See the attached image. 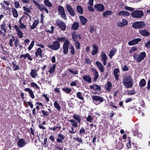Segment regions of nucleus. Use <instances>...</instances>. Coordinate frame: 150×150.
Returning <instances> with one entry per match:
<instances>
[{
  "label": "nucleus",
  "mask_w": 150,
  "mask_h": 150,
  "mask_svg": "<svg viewBox=\"0 0 150 150\" xmlns=\"http://www.w3.org/2000/svg\"><path fill=\"white\" fill-rule=\"evenodd\" d=\"M74 119H70L69 122H71L72 127L71 129L69 130V131L70 134H75L76 130H74V127L77 128L78 127V123L80 124L81 121V117L79 115L74 114L73 115Z\"/></svg>",
  "instance_id": "1"
},
{
  "label": "nucleus",
  "mask_w": 150,
  "mask_h": 150,
  "mask_svg": "<svg viewBox=\"0 0 150 150\" xmlns=\"http://www.w3.org/2000/svg\"><path fill=\"white\" fill-rule=\"evenodd\" d=\"M56 40V41H58L59 42L64 41L63 47V52L64 54H67L68 52L69 46L70 43L64 37L57 38Z\"/></svg>",
  "instance_id": "2"
},
{
  "label": "nucleus",
  "mask_w": 150,
  "mask_h": 150,
  "mask_svg": "<svg viewBox=\"0 0 150 150\" xmlns=\"http://www.w3.org/2000/svg\"><path fill=\"white\" fill-rule=\"evenodd\" d=\"M146 25L145 23L143 21H137L132 25V27L135 29H142Z\"/></svg>",
  "instance_id": "3"
},
{
  "label": "nucleus",
  "mask_w": 150,
  "mask_h": 150,
  "mask_svg": "<svg viewBox=\"0 0 150 150\" xmlns=\"http://www.w3.org/2000/svg\"><path fill=\"white\" fill-rule=\"evenodd\" d=\"M47 46L51 49L56 50L59 49L60 47V43L57 41H53L52 44H49Z\"/></svg>",
  "instance_id": "4"
},
{
  "label": "nucleus",
  "mask_w": 150,
  "mask_h": 150,
  "mask_svg": "<svg viewBox=\"0 0 150 150\" xmlns=\"http://www.w3.org/2000/svg\"><path fill=\"white\" fill-rule=\"evenodd\" d=\"M132 16L135 18H141L144 15L143 12L142 11L136 10L131 13Z\"/></svg>",
  "instance_id": "5"
},
{
  "label": "nucleus",
  "mask_w": 150,
  "mask_h": 150,
  "mask_svg": "<svg viewBox=\"0 0 150 150\" xmlns=\"http://www.w3.org/2000/svg\"><path fill=\"white\" fill-rule=\"evenodd\" d=\"M58 11L62 18L65 20H67L66 15L63 7L62 6H59Z\"/></svg>",
  "instance_id": "6"
},
{
  "label": "nucleus",
  "mask_w": 150,
  "mask_h": 150,
  "mask_svg": "<svg viewBox=\"0 0 150 150\" xmlns=\"http://www.w3.org/2000/svg\"><path fill=\"white\" fill-rule=\"evenodd\" d=\"M56 23L57 26L59 27L62 30L64 31L66 29V25L65 23L62 20H58L56 21Z\"/></svg>",
  "instance_id": "7"
},
{
  "label": "nucleus",
  "mask_w": 150,
  "mask_h": 150,
  "mask_svg": "<svg viewBox=\"0 0 150 150\" xmlns=\"http://www.w3.org/2000/svg\"><path fill=\"white\" fill-rule=\"evenodd\" d=\"M92 100L96 103H95L96 104H100V103L104 101L103 97L93 95L92 96Z\"/></svg>",
  "instance_id": "8"
},
{
  "label": "nucleus",
  "mask_w": 150,
  "mask_h": 150,
  "mask_svg": "<svg viewBox=\"0 0 150 150\" xmlns=\"http://www.w3.org/2000/svg\"><path fill=\"white\" fill-rule=\"evenodd\" d=\"M146 56V54L145 52H142L140 53L138 57L136 59V62L138 63H139L142 62Z\"/></svg>",
  "instance_id": "9"
},
{
  "label": "nucleus",
  "mask_w": 150,
  "mask_h": 150,
  "mask_svg": "<svg viewBox=\"0 0 150 150\" xmlns=\"http://www.w3.org/2000/svg\"><path fill=\"white\" fill-rule=\"evenodd\" d=\"M94 8L98 12L103 11L105 9L104 5L101 4H97L94 6Z\"/></svg>",
  "instance_id": "10"
},
{
  "label": "nucleus",
  "mask_w": 150,
  "mask_h": 150,
  "mask_svg": "<svg viewBox=\"0 0 150 150\" xmlns=\"http://www.w3.org/2000/svg\"><path fill=\"white\" fill-rule=\"evenodd\" d=\"M66 6L69 14L72 16H74L75 15V12L71 7L68 4H66Z\"/></svg>",
  "instance_id": "11"
},
{
  "label": "nucleus",
  "mask_w": 150,
  "mask_h": 150,
  "mask_svg": "<svg viewBox=\"0 0 150 150\" xmlns=\"http://www.w3.org/2000/svg\"><path fill=\"white\" fill-rule=\"evenodd\" d=\"M26 144L25 140L23 138L20 139L17 142L18 146L19 148L23 147Z\"/></svg>",
  "instance_id": "12"
},
{
  "label": "nucleus",
  "mask_w": 150,
  "mask_h": 150,
  "mask_svg": "<svg viewBox=\"0 0 150 150\" xmlns=\"http://www.w3.org/2000/svg\"><path fill=\"white\" fill-rule=\"evenodd\" d=\"M35 57L38 58L40 57L41 58L42 57V51L40 48L39 47L37 49L35 50Z\"/></svg>",
  "instance_id": "13"
},
{
  "label": "nucleus",
  "mask_w": 150,
  "mask_h": 150,
  "mask_svg": "<svg viewBox=\"0 0 150 150\" xmlns=\"http://www.w3.org/2000/svg\"><path fill=\"white\" fill-rule=\"evenodd\" d=\"M141 40V39L140 38L134 39L128 42V45H134L137 44Z\"/></svg>",
  "instance_id": "14"
},
{
  "label": "nucleus",
  "mask_w": 150,
  "mask_h": 150,
  "mask_svg": "<svg viewBox=\"0 0 150 150\" xmlns=\"http://www.w3.org/2000/svg\"><path fill=\"white\" fill-rule=\"evenodd\" d=\"M133 80L132 78L130 80H129V81L126 82L123 84L124 86L127 88H131L133 86Z\"/></svg>",
  "instance_id": "15"
},
{
  "label": "nucleus",
  "mask_w": 150,
  "mask_h": 150,
  "mask_svg": "<svg viewBox=\"0 0 150 150\" xmlns=\"http://www.w3.org/2000/svg\"><path fill=\"white\" fill-rule=\"evenodd\" d=\"M115 146L116 148L118 149H121L123 146V144L122 143V141H119L118 143L117 140H115Z\"/></svg>",
  "instance_id": "16"
},
{
  "label": "nucleus",
  "mask_w": 150,
  "mask_h": 150,
  "mask_svg": "<svg viewBox=\"0 0 150 150\" xmlns=\"http://www.w3.org/2000/svg\"><path fill=\"white\" fill-rule=\"evenodd\" d=\"M96 64L98 66L100 71L102 72H103L104 70V68L101 63L99 62L96 61Z\"/></svg>",
  "instance_id": "17"
},
{
  "label": "nucleus",
  "mask_w": 150,
  "mask_h": 150,
  "mask_svg": "<svg viewBox=\"0 0 150 150\" xmlns=\"http://www.w3.org/2000/svg\"><path fill=\"white\" fill-rule=\"evenodd\" d=\"M24 91H28V92L30 96L32 99H34L35 98V96L33 91L29 88H25Z\"/></svg>",
  "instance_id": "18"
},
{
  "label": "nucleus",
  "mask_w": 150,
  "mask_h": 150,
  "mask_svg": "<svg viewBox=\"0 0 150 150\" xmlns=\"http://www.w3.org/2000/svg\"><path fill=\"white\" fill-rule=\"evenodd\" d=\"M28 57V59L30 61H32L33 60L32 58L30 55V54L28 53H26L24 54H22L20 55V58H23L24 59H26Z\"/></svg>",
  "instance_id": "19"
},
{
  "label": "nucleus",
  "mask_w": 150,
  "mask_h": 150,
  "mask_svg": "<svg viewBox=\"0 0 150 150\" xmlns=\"http://www.w3.org/2000/svg\"><path fill=\"white\" fill-rule=\"evenodd\" d=\"M8 24H6L5 22L4 21L0 26L2 30H4L5 33L6 32V30L7 29L8 26L7 25Z\"/></svg>",
  "instance_id": "20"
},
{
  "label": "nucleus",
  "mask_w": 150,
  "mask_h": 150,
  "mask_svg": "<svg viewBox=\"0 0 150 150\" xmlns=\"http://www.w3.org/2000/svg\"><path fill=\"white\" fill-rule=\"evenodd\" d=\"M91 70L94 74V78L93 80L94 81H96L99 77V75L98 72L93 68L91 69Z\"/></svg>",
  "instance_id": "21"
},
{
  "label": "nucleus",
  "mask_w": 150,
  "mask_h": 150,
  "mask_svg": "<svg viewBox=\"0 0 150 150\" xmlns=\"http://www.w3.org/2000/svg\"><path fill=\"white\" fill-rule=\"evenodd\" d=\"M82 78L85 81L88 82L89 83L91 82V78L88 75H84L83 76Z\"/></svg>",
  "instance_id": "22"
},
{
  "label": "nucleus",
  "mask_w": 150,
  "mask_h": 150,
  "mask_svg": "<svg viewBox=\"0 0 150 150\" xmlns=\"http://www.w3.org/2000/svg\"><path fill=\"white\" fill-rule=\"evenodd\" d=\"M139 33L143 36H147L149 35L150 33L146 30H142L139 31Z\"/></svg>",
  "instance_id": "23"
},
{
  "label": "nucleus",
  "mask_w": 150,
  "mask_h": 150,
  "mask_svg": "<svg viewBox=\"0 0 150 150\" xmlns=\"http://www.w3.org/2000/svg\"><path fill=\"white\" fill-rule=\"evenodd\" d=\"M25 16L24 15H23L22 17L18 21V23H19L20 24V25L19 26V28H20L22 29H25L26 28V26L25 25H24L23 24V23H22V21H21L22 20L23 18Z\"/></svg>",
  "instance_id": "24"
},
{
  "label": "nucleus",
  "mask_w": 150,
  "mask_h": 150,
  "mask_svg": "<svg viewBox=\"0 0 150 150\" xmlns=\"http://www.w3.org/2000/svg\"><path fill=\"white\" fill-rule=\"evenodd\" d=\"M92 46L93 50L92 52V54L93 55H94L96 54L98 52V47L95 44H93Z\"/></svg>",
  "instance_id": "25"
},
{
  "label": "nucleus",
  "mask_w": 150,
  "mask_h": 150,
  "mask_svg": "<svg viewBox=\"0 0 150 150\" xmlns=\"http://www.w3.org/2000/svg\"><path fill=\"white\" fill-rule=\"evenodd\" d=\"M90 88L91 89L98 90L99 91H101V88L99 85L96 84H94L92 86H90Z\"/></svg>",
  "instance_id": "26"
},
{
  "label": "nucleus",
  "mask_w": 150,
  "mask_h": 150,
  "mask_svg": "<svg viewBox=\"0 0 150 150\" xmlns=\"http://www.w3.org/2000/svg\"><path fill=\"white\" fill-rule=\"evenodd\" d=\"M79 26V23L77 22H75L71 26V28L74 30H77Z\"/></svg>",
  "instance_id": "27"
},
{
  "label": "nucleus",
  "mask_w": 150,
  "mask_h": 150,
  "mask_svg": "<svg viewBox=\"0 0 150 150\" xmlns=\"http://www.w3.org/2000/svg\"><path fill=\"white\" fill-rule=\"evenodd\" d=\"M112 86L111 83L110 81H108L107 83V85H105V88L107 91H110L111 89Z\"/></svg>",
  "instance_id": "28"
},
{
  "label": "nucleus",
  "mask_w": 150,
  "mask_h": 150,
  "mask_svg": "<svg viewBox=\"0 0 150 150\" xmlns=\"http://www.w3.org/2000/svg\"><path fill=\"white\" fill-rule=\"evenodd\" d=\"M79 18L81 20V21L82 23V24L83 25H85L87 21V19L82 16H80Z\"/></svg>",
  "instance_id": "29"
},
{
  "label": "nucleus",
  "mask_w": 150,
  "mask_h": 150,
  "mask_svg": "<svg viewBox=\"0 0 150 150\" xmlns=\"http://www.w3.org/2000/svg\"><path fill=\"white\" fill-rule=\"evenodd\" d=\"M39 20H35L34 22L33 23L32 25L30 27V29L33 30L35 28L39 23Z\"/></svg>",
  "instance_id": "30"
},
{
  "label": "nucleus",
  "mask_w": 150,
  "mask_h": 150,
  "mask_svg": "<svg viewBox=\"0 0 150 150\" xmlns=\"http://www.w3.org/2000/svg\"><path fill=\"white\" fill-rule=\"evenodd\" d=\"M16 63V61L12 62V66L13 69V70L14 71L19 70L20 69V67L19 66L17 65Z\"/></svg>",
  "instance_id": "31"
},
{
  "label": "nucleus",
  "mask_w": 150,
  "mask_h": 150,
  "mask_svg": "<svg viewBox=\"0 0 150 150\" xmlns=\"http://www.w3.org/2000/svg\"><path fill=\"white\" fill-rule=\"evenodd\" d=\"M112 13L113 12L112 11L107 10L103 13V16L104 17H107L108 15H111Z\"/></svg>",
  "instance_id": "32"
},
{
  "label": "nucleus",
  "mask_w": 150,
  "mask_h": 150,
  "mask_svg": "<svg viewBox=\"0 0 150 150\" xmlns=\"http://www.w3.org/2000/svg\"><path fill=\"white\" fill-rule=\"evenodd\" d=\"M30 74L32 78H35L37 75L36 70L35 69H33L30 72Z\"/></svg>",
  "instance_id": "33"
},
{
  "label": "nucleus",
  "mask_w": 150,
  "mask_h": 150,
  "mask_svg": "<svg viewBox=\"0 0 150 150\" xmlns=\"http://www.w3.org/2000/svg\"><path fill=\"white\" fill-rule=\"evenodd\" d=\"M56 68V64H53L52 66H51L49 70V72L50 74L54 73L55 71Z\"/></svg>",
  "instance_id": "34"
},
{
  "label": "nucleus",
  "mask_w": 150,
  "mask_h": 150,
  "mask_svg": "<svg viewBox=\"0 0 150 150\" xmlns=\"http://www.w3.org/2000/svg\"><path fill=\"white\" fill-rule=\"evenodd\" d=\"M77 97L81 100H84V98L83 95L80 92H78L76 94Z\"/></svg>",
  "instance_id": "35"
},
{
  "label": "nucleus",
  "mask_w": 150,
  "mask_h": 150,
  "mask_svg": "<svg viewBox=\"0 0 150 150\" xmlns=\"http://www.w3.org/2000/svg\"><path fill=\"white\" fill-rule=\"evenodd\" d=\"M30 84L31 87L35 89H38L39 90L40 89V87L36 83L34 82H32L30 83Z\"/></svg>",
  "instance_id": "36"
},
{
  "label": "nucleus",
  "mask_w": 150,
  "mask_h": 150,
  "mask_svg": "<svg viewBox=\"0 0 150 150\" xmlns=\"http://www.w3.org/2000/svg\"><path fill=\"white\" fill-rule=\"evenodd\" d=\"M130 137H128L127 139V141L126 143L127 147L128 149L132 148V146L131 145V142L130 140Z\"/></svg>",
  "instance_id": "37"
},
{
  "label": "nucleus",
  "mask_w": 150,
  "mask_h": 150,
  "mask_svg": "<svg viewBox=\"0 0 150 150\" xmlns=\"http://www.w3.org/2000/svg\"><path fill=\"white\" fill-rule=\"evenodd\" d=\"M77 12L81 14H82L83 13V8L80 6H77L76 7Z\"/></svg>",
  "instance_id": "38"
},
{
  "label": "nucleus",
  "mask_w": 150,
  "mask_h": 150,
  "mask_svg": "<svg viewBox=\"0 0 150 150\" xmlns=\"http://www.w3.org/2000/svg\"><path fill=\"white\" fill-rule=\"evenodd\" d=\"M132 78L130 76H126L123 78L122 83L123 84L129 81V80H130Z\"/></svg>",
  "instance_id": "39"
},
{
  "label": "nucleus",
  "mask_w": 150,
  "mask_h": 150,
  "mask_svg": "<svg viewBox=\"0 0 150 150\" xmlns=\"http://www.w3.org/2000/svg\"><path fill=\"white\" fill-rule=\"evenodd\" d=\"M54 105L55 108L59 111H60L61 110V107L58 102L57 101H55L54 103Z\"/></svg>",
  "instance_id": "40"
},
{
  "label": "nucleus",
  "mask_w": 150,
  "mask_h": 150,
  "mask_svg": "<svg viewBox=\"0 0 150 150\" xmlns=\"http://www.w3.org/2000/svg\"><path fill=\"white\" fill-rule=\"evenodd\" d=\"M13 12V15L14 18H17L18 16V14L17 10L15 8H12Z\"/></svg>",
  "instance_id": "41"
},
{
  "label": "nucleus",
  "mask_w": 150,
  "mask_h": 150,
  "mask_svg": "<svg viewBox=\"0 0 150 150\" xmlns=\"http://www.w3.org/2000/svg\"><path fill=\"white\" fill-rule=\"evenodd\" d=\"M146 82L145 80L144 79H143L140 81L139 83V86L140 87H144L146 85Z\"/></svg>",
  "instance_id": "42"
},
{
  "label": "nucleus",
  "mask_w": 150,
  "mask_h": 150,
  "mask_svg": "<svg viewBox=\"0 0 150 150\" xmlns=\"http://www.w3.org/2000/svg\"><path fill=\"white\" fill-rule=\"evenodd\" d=\"M116 52V50L115 49L111 50L109 54V56L110 59H111L112 57L114 55Z\"/></svg>",
  "instance_id": "43"
},
{
  "label": "nucleus",
  "mask_w": 150,
  "mask_h": 150,
  "mask_svg": "<svg viewBox=\"0 0 150 150\" xmlns=\"http://www.w3.org/2000/svg\"><path fill=\"white\" fill-rule=\"evenodd\" d=\"M62 89L63 91L67 93H69L71 91V89L68 87L62 88Z\"/></svg>",
  "instance_id": "44"
},
{
  "label": "nucleus",
  "mask_w": 150,
  "mask_h": 150,
  "mask_svg": "<svg viewBox=\"0 0 150 150\" xmlns=\"http://www.w3.org/2000/svg\"><path fill=\"white\" fill-rule=\"evenodd\" d=\"M101 59L102 60H107L106 54L103 52H102L100 56Z\"/></svg>",
  "instance_id": "45"
},
{
  "label": "nucleus",
  "mask_w": 150,
  "mask_h": 150,
  "mask_svg": "<svg viewBox=\"0 0 150 150\" xmlns=\"http://www.w3.org/2000/svg\"><path fill=\"white\" fill-rule=\"evenodd\" d=\"M12 38L9 40V42L8 43V45L11 47H13V42L14 41L15 38L13 36H12Z\"/></svg>",
  "instance_id": "46"
},
{
  "label": "nucleus",
  "mask_w": 150,
  "mask_h": 150,
  "mask_svg": "<svg viewBox=\"0 0 150 150\" xmlns=\"http://www.w3.org/2000/svg\"><path fill=\"white\" fill-rule=\"evenodd\" d=\"M41 112L42 114V115H41V116H43L44 117H46L48 116L49 113L47 111H45L44 110H42Z\"/></svg>",
  "instance_id": "47"
},
{
  "label": "nucleus",
  "mask_w": 150,
  "mask_h": 150,
  "mask_svg": "<svg viewBox=\"0 0 150 150\" xmlns=\"http://www.w3.org/2000/svg\"><path fill=\"white\" fill-rule=\"evenodd\" d=\"M85 133V130L83 127H81L79 131V134L82 136V134H84Z\"/></svg>",
  "instance_id": "48"
},
{
  "label": "nucleus",
  "mask_w": 150,
  "mask_h": 150,
  "mask_svg": "<svg viewBox=\"0 0 150 150\" xmlns=\"http://www.w3.org/2000/svg\"><path fill=\"white\" fill-rule=\"evenodd\" d=\"M51 30H47V29L45 30L46 32L47 33H50L53 34L54 31V27L53 26H52L51 27Z\"/></svg>",
  "instance_id": "49"
},
{
  "label": "nucleus",
  "mask_w": 150,
  "mask_h": 150,
  "mask_svg": "<svg viewBox=\"0 0 150 150\" xmlns=\"http://www.w3.org/2000/svg\"><path fill=\"white\" fill-rule=\"evenodd\" d=\"M18 36L20 38H22L23 37V33L21 30L17 32Z\"/></svg>",
  "instance_id": "50"
},
{
  "label": "nucleus",
  "mask_w": 150,
  "mask_h": 150,
  "mask_svg": "<svg viewBox=\"0 0 150 150\" xmlns=\"http://www.w3.org/2000/svg\"><path fill=\"white\" fill-rule=\"evenodd\" d=\"M69 49H71V53L72 54H74L75 53V50L73 46L71 45L69 47Z\"/></svg>",
  "instance_id": "51"
},
{
  "label": "nucleus",
  "mask_w": 150,
  "mask_h": 150,
  "mask_svg": "<svg viewBox=\"0 0 150 150\" xmlns=\"http://www.w3.org/2000/svg\"><path fill=\"white\" fill-rule=\"evenodd\" d=\"M74 44L76 49L77 50L79 49L80 47V45L79 41H76L75 42Z\"/></svg>",
  "instance_id": "52"
},
{
  "label": "nucleus",
  "mask_w": 150,
  "mask_h": 150,
  "mask_svg": "<svg viewBox=\"0 0 150 150\" xmlns=\"http://www.w3.org/2000/svg\"><path fill=\"white\" fill-rule=\"evenodd\" d=\"M72 38L74 42L77 41V35L75 33H73L72 34Z\"/></svg>",
  "instance_id": "53"
},
{
  "label": "nucleus",
  "mask_w": 150,
  "mask_h": 150,
  "mask_svg": "<svg viewBox=\"0 0 150 150\" xmlns=\"http://www.w3.org/2000/svg\"><path fill=\"white\" fill-rule=\"evenodd\" d=\"M35 43V41L34 40H33L31 42V43L28 48V49L29 51H30L32 48L33 46L34 45Z\"/></svg>",
  "instance_id": "54"
},
{
  "label": "nucleus",
  "mask_w": 150,
  "mask_h": 150,
  "mask_svg": "<svg viewBox=\"0 0 150 150\" xmlns=\"http://www.w3.org/2000/svg\"><path fill=\"white\" fill-rule=\"evenodd\" d=\"M125 9L126 10L129 11H133L135 9L131 7H128L127 6H126L125 7Z\"/></svg>",
  "instance_id": "55"
},
{
  "label": "nucleus",
  "mask_w": 150,
  "mask_h": 150,
  "mask_svg": "<svg viewBox=\"0 0 150 150\" xmlns=\"http://www.w3.org/2000/svg\"><path fill=\"white\" fill-rule=\"evenodd\" d=\"M74 139L75 140V141L78 142L79 143H80L81 144H83V140L81 138H79V137H74Z\"/></svg>",
  "instance_id": "56"
},
{
  "label": "nucleus",
  "mask_w": 150,
  "mask_h": 150,
  "mask_svg": "<svg viewBox=\"0 0 150 150\" xmlns=\"http://www.w3.org/2000/svg\"><path fill=\"white\" fill-rule=\"evenodd\" d=\"M33 2L34 3V4H35V5L36 6L38 7V8L40 10V9H41V8L42 7L41 6L40 4L39 3H38L36 1H35V0H33Z\"/></svg>",
  "instance_id": "57"
},
{
  "label": "nucleus",
  "mask_w": 150,
  "mask_h": 150,
  "mask_svg": "<svg viewBox=\"0 0 150 150\" xmlns=\"http://www.w3.org/2000/svg\"><path fill=\"white\" fill-rule=\"evenodd\" d=\"M129 95H132L135 94V91L134 90H129L127 91Z\"/></svg>",
  "instance_id": "58"
},
{
  "label": "nucleus",
  "mask_w": 150,
  "mask_h": 150,
  "mask_svg": "<svg viewBox=\"0 0 150 150\" xmlns=\"http://www.w3.org/2000/svg\"><path fill=\"white\" fill-rule=\"evenodd\" d=\"M93 120V118L90 115H89L86 118V120L87 121L91 122H92Z\"/></svg>",
  "instance_id": "59"
},
{
  "label": "nucleus",
  "mask_w": 150,
  "mask_h": 150,
  "mask_svg": "<svg viewBox=\"0 0 150 150\" xmlns=\"http://www.w3.org/2000/svg\"><path fill=\"white\" fill-rule=\"evenodd\" d=\"M23 10L25 11V12L28 13H30L31 12V11L30 9L25 6H24L23 7Z\"/></svg>",
  "instance_id": "60"
},
{
  "label": "nucleus",
  "mask_w": 150,
  "mask_h": 150,
  "mask_svg": "<svg viewBox=\"0 0 150 150\" xmlns=\"http://www.w3.org/2000/svg\"><path fill=\"white\" fill-rule=\"evenodd\" d=\"M137 50V48L136 47H133L130 50L129 52L131 53L132 52L134 51H136Z\"/></svg>",
  "instance_id": "61"
},
{
  "label": "nucleus",
  "mask_w": 150,
  "mask_h": 150,
  "mask_svg": "<svg viewBox=\"0 0 150 150\" xmlns=\"http://www.w3.org/2000/svg\"><path fill=\"white\" fill-rule=\"evenodd\" d=\"M35 130L34 129H33V128L31 127L30 128V130L29 129H28V131L29 132H30L31 134L33 135H34L35 133L34 132Z\"/></svg>",
  "instance_id": "62"
},
{
  "label": "nucleus",
  "mask_w": 150,
  "mask_h": 150,
  "mask_svg": "<svg viewBox=\"0 0 150 150\" xmlns=\"http://www.w3.org/2000/svg\"><path fill=\"white\" fill-rule=\"evenodd\" d=\"M78 82V80H75L74 81L72 82L71 83L70 85L71 86H76V83H77Z\"/></svg>",
  "instance_id": "63"
},
{
  "label": "nucleus",
  "mask_w": 150,
  "mask_h": 150,
  "mask_svg": "<svg viewBox=\"0 0 150 150\" xmlns=\"http://www.w3.org/2000/svg\"><path fill=\"white\" fill-rule=\"evenodd\" d=\"M69 71L71 73L73 74H76L78 73V71H73L71 69H69Z\"/></svg>",
  "instance_id": "64"
}]
</instances>
